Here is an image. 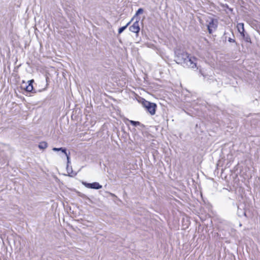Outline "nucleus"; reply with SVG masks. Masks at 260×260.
I'll return each mask as SVG.
<instances>
[{"label": "nucleus", "instance_id": "2eb2a0df", "mask_svg": "<svg viewBox=\"0 0 260 260\" xmlns=\"http://www.w3.org/2000/svg\"><path fill=\"white\" fill-rule=\"evenodd\" d=\"M66 156H67V160H68V162H67V165H69V164L70 162V157L68 155V154L67 153V155H66Z\"/></svg>", "mask_w": 260, "mask_h": 260}, {"label": "nucleus", "instance_id": "4468645a", "mask_svg": "<svg viewBox=\"0 0 260 260\" xmlns=\"http://www.w3.org/2000/svg\"><path fill=\"white\" fill-rule=\"evenodd\" d=\"M129 122L134 126H137L140 125V122L139 121H135L133 120H129Z\"/></svg>", "mask_w": 260, "mask_h": 260}, {"label": "nucleus", "instance_id": "6e6552de", "mask_svg": "<svg viewBox=\"0 0 260 260\" xmlns=\"http://www.w3.org/2000/svg\"><path fill=\"white\" fill-rule=\"evenodd\" d=\"M34 82V80H29L28 81V85H27L25 87L26 91L28 92H30L33 90V86L32 85V83Z\"/></svg>", "mask_w": 260, "mask_h": 260}, {"label": "nucleus", "instance_id": "f03ea898", "mask_svg": "<svg viewBox=\"0 0 260 260\" xmlns=\"http://www.w3.org/2000/svg\"><path fill=\"white\" fill-rule=\"evenodd\" d=\"M142 104L151 115L155 114L156 108L155 104L145 100Z\"/></svg>", "mask_w": 260, "mask_h": 260}, {"label": "nucleus", "instance_id": "ddd939ff", "mask_svg": "<svg viewBox=\"0 0 260 260\" xmlns=\"http://www.w3.org/2000/svg\"><path fill=\"white\" fill-rule=\"evenodd\" d=\"M143 9L142 8H140L137 11L135 16L131 19L132 21L134 20L135 16L139 15V14H141L143 13Z\"/></svg>", "mask_w": 260, "mask_h": 260}, {"label": "nucleus", "instance_id": "20e7f679", "mask_svg": "<svg viewBox=\"0 0 260 260\" xmlns=\"http://www.w3.org/2000/svg\"><path fill=\"white\" fill-rule=\"evenodd\" d=\"M217 20L216 19H211L209 24L207 25L208 31L211 34L213 31H215L217 26Z\"/></svg>", "mask_w": 260, "mask_h": 260}, {"label": "nucleus", "instance_id": "f257e3e1", "mask_svg": "<svg viewBox=\"0 0 260 260\" xmlns=\"http://www.w3.org/2000/svg\"><path fill=\"white\" fill-rule=\"evenodd\" d=\"M176 60L178 63L183 64L189 54L183 50L177 49L175 51Z\"/></svg>", "mask_w": 260, "mask_h": 260}, {"label": "nucleus", "instance_id": "f3484780", "mask_svg": "<svg viewBox=\"0 0 260 260\" xmlns=\"http://www.w3.org/2000/svg\"><path fill=\"white\" fill-rule=\"evenodd\" d=\"M228 41L230 42H235V40L233 39H231V38H229Z\"/></svg>", "mask_w": 260, "mask_h": 260}, {"label": "nucleus", "instance_id": "1a4fd4ad", "mask_svg": "<svg viewBox=\"0 0 260 260\" xmlns=\"http://www.w3.org/2000/svg\"><path fill=\"white\" fill-rule=\"evenodd\" d=\"M67 170L68 173L69 174V176H73L76 174V173L73 172L72 167H70L69 165H67Z\"/></svg>", "mask_w": 260, "mask_h": 260}, {"label": "nucleus", "instance_id": "a211bd4d", "mask_svg": "<svg viewBox=\"0 0 260 260\" xmlns=\"http://www.w3.org/2000/svg\"><path fill=\"white\" fill-rule=\"evenodd\" d=\"M244 215H245V216H246V213H245V212H244Z\"/></svg>", "mask_w": 260, "mask_h": 260}, {"label": "nucleus", "instance_id": "dca6fc26", "mask_svg": "<svg viewBox=\"0 0 260 260\" xmlns=\"http://www.w3.org/2000/svg\"><path fill=\"white\" fill-rule=\"evenodd\" d=\"M244 38H245L246 42H249L250 40V38L248 36H246V37L245 36V37Z\"/></svg>", "mask_w": 260, "mask_h": 260}, {"label": "nucleus", "instance_id": "9d476101", "mask_svg": "<svg viewBox=\"0 0 260 260\" xmlns=\"http://www.w3.org/2000/svg\"><path fill=\"white\" fill-rule=\"evenodd\" d=\"M47 143L46 142H41L39 144V148L41 149H45L47 147Z\"/></svg>", "mask_w": 260, "mask_h": 260}, {"label": "nucleus", "instance_id": "9b49d317", "mask_svg": "<svg viewBox=\"0 0 260 260\" xmlns=\"http://www.w3.org/2000/svg\"><path fill=\"white\" fill-rule=\"evenodd\" d=\"M132 22V20H131L129 22H128L126 25L123 26V27H120L119 29H118V33L119 34H121V32H122L126 28V27L130 24V23H131Z\"/></svg>", "mask_w": 260, "mask_h": 260}, {"label": "nucleus", "instance_id": "39448f33", "mask_svg": "<svg viewBox=\"0 0 260 260\" xmlns=\"http://www.w3.org/2000/svg\"><path fill=\"white\" fill-rule=\"evenodd\" d=\"M131 31L138 34L140 31L139 19L135 22L133 24L129 27Z\"/></svg>", "mask_w": 260, "mask_h": 260}, {"label": "nucleus", "instance_id": "7ed1b4c3", "mask_svg": "<svg viewBox=\"0 0 260 260\" xmlns=\"http://www.w3.org/2000/svg\"><path fill=\"white\" fill-rule=\"evenodd\" d=\"M183 65L188 68H195L197 67L196 58L189 55Z\"/></svg>", "mask_w": 260, "mask_h": 260}, {"label": "nucleus", "instance_id": "423d86ee", "mask_svg": "<svg viewBox=\"0 0 260 260\" xmlns=\"http://www.w3.org/2000/svg\"><path fill=\"white\" fill-rule=\"evenodd\" d=\"M83 184L88 188H93V189H100L102 187V186L98 182H93L92 183H88L86 182H83Z\"/></svg>", "mask_w": 260, "mask_h": 260}, {"label": "nucleus", "instance_id": "0eeeda50", "mask_svg": "<svg viewBox=\"0 0 260 260\" xmlns=\"http://www.w3.org/2000/svg\"><path fill=\"white\" fill-rule=\"evenodd\" d=\"M237 28L239 32L241 34L243 38L245 37L244 34V23H239L237 24Z\"/></svg>", "mask_w": 260, "mask_h": 260}, {"label": "nucleus", "instance_id": "f8f14e48", "mask_svg": "<svg viewBox=\"0 0 260 260\" xmlns=\"http://www.w3.org/2000/svg\"><path fill=\"white\" fill-rule=\"evenodd\" d=\"M52 150L54 151H61L62 152L65 154V155H67L66 150L64 148H53Z\"/></svg>", "mask_w": 260, "mask_h": 260}]
</instances>
